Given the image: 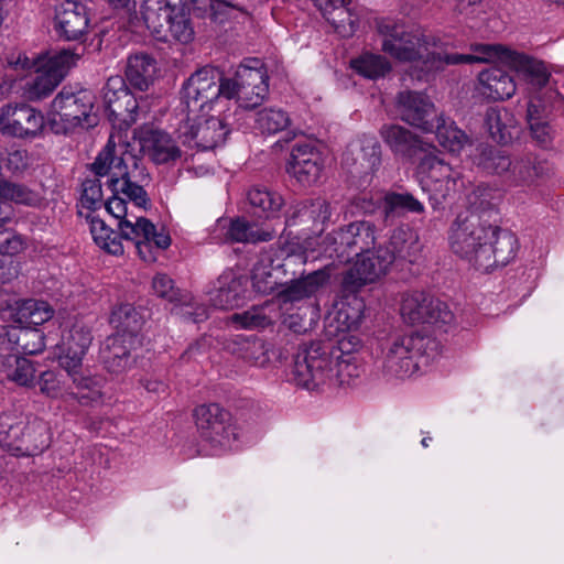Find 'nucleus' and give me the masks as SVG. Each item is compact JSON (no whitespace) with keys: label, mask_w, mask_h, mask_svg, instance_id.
Here are the masks:
<instances>
[{"label":"nucleus","mask_w":564,"mask_h":564,"mask_svg":"<svg viewBox=\"0 0 564 564\" xmlns=\"http://www.w3.org/2000/svg\"><path fill=\"white\" fill-rule=\"evenodd\" d=\"M91 171L97 176L109 177L107 187L111 196L106 202V209L119 220L121 237L133 241L144 262H154L156 250L167 249L171 237L164 228L156 229L149 219L140 215L145 208L148 197L143 187L137 184L142 175L137 160L127 153L124 147L117 148L112 139L95 159Z\"/></svg>","instance_id":"1"},{"label":"nucleus","mask_w":564,"mask_h":564,"mask_svg":"<svg viewBox=\"0 0 564 564\" xmlns=\"http://www.w3.org/2000/svg\"><path fill=\"white\" fill-rule=\"evenodd\" d=\"M389 248H378L373 251L357 253V258L343 278V291L356 293L362 286L375 283L383 276L395 258L408 259L410 262L416 259L421 250L415 232L405 229H397L390 239Z\"/></svg>","instance_id":"2"},{"label":"nucleus","mask_w":564,"mask_h":564,"mask_svg":"<svg viewBox=\"0 0 564 564\" xmlns=\"http://www.w3.org/2000/svg\"><path fill=\"white\" fill-rule=\"evenodd\" d=\"M382 35V51L400 62H421L426 73L444 67V55L437 50V40L419 29H406L388 19L377 22Z\"/></svg>","instance_id":"3"},{"label":"nucleus","mask_w":564,"mask_h":564,"mask_svg":"<svg viewBox=\"0 0 564 564\" xmlns=\"http://www.w3.org/2000/svg\"><path fill=\"white\" fill-rule=\"evenodd\" d=\"M438 356L435 339L419 334L390 340L382 352V371L391 379L411 378L427 368Z\"/></svg>","instance_id":"4"},{"label":"nucleus","mask_w":564,"mask_h":564,"mask_svg":"<svg viewBox=\"0 0 564 564\" xmlns=\"http://www.w3.org/2000/svg\"><path fill=\"white\" fill-rule=\"evenodd\" d=\"M79 55L69 50L48 51L41 53L32 59L19 57L17 66L33 70L34 75L23 86V95L31 101L46 98L61 84Z\"/></svg>","instance_id":"5"},{"label":"nucleus","mask_w":564,"mask_h":564,"mask_svg":"<svg viewBox=\"0 0 564 564\" xmlns=\"http://www.w3.org/2000/svg\"><path fill=\"white\" fill-rule=\"evenodd\" d=\"M495 234L496 227L482 224L476 215L458 216L451 227L448 242L456 256L479 269L488 270Z\"/></svg>","instance_id":"6"},{"label":"nucleus","mask_w":564,"mask_h":564,"mask_svg":"<svg viewBox=\"0 0 564 564\" xmlns=\"http://www.w3.org/2000/svg\"><path fill=\"white\" fill-rule=\"evenodd\" d=\"M95 95L88 89L74 90L64 87L52 100L46 122L54 133H67L75 128L97 124Z\"/></svg>","instance_id":"7"},{"label":"nucleus","mask_w":564,"mask_h":564,"mask_svg":"<svg viewBox=\"0 0 564 564\" xmlns=\"http://www.w3.org/2000/svg\"><path fill=\"white\" fill-rule=\"evenodd\" d=\"M338 340L313 341L299 349L292 369L293 380L307 390L328 386Z\"/></svg>","instance_id":"8"},{"label":"nucleus","mask_w":564,"mask_h":564,"mask_svg":"<svg viewBox=\"0 0 564 564\" xmlns=\"http://www.w3.org/2000/svg\"><path fill=\"white\" fill-rule=\"evenodd\" d=\"M225 78L220 79L218 72L204 67L194 73L183 86L182 100L187 115L228 109L225 96Z\"/></svg>","instance_id":"9"},{"label":"nucleus","mask_w":564,"mask_h":564,"mask_svg":"<svg viewBox=\"0 0 564 564\" xmlns=\"http://www.w3.org/2000/svg\"><path fill=\"white\" fill-rule=\"evenodd\" d=\"M228 109L254 108L262 104L269 91L268 74L259 59L238 66L234 78H225Z\"/></svg>","instance_id":"10"},{"label":"nucleus","mask_w":564,"mask_h":564,"mask_svg":"<svg viewBox=\"0 0 564 564\" xmlns=\"http://www.w3.org/2000/svg\"><path fill=\"white\" fill-rule=\"evenodd\" d=\"M229 109L208 115L199 112L188 116L187 122L181 128L183 144L200 150H213L223 145L230 132Z\"/></svg>","instance_id":"11"},{"label":"nucleus","mask_w":564,"mask_h":564,"mask_svg":"<svg viewBox=\"0 0 564 564\" xmlns=\"http://www.w3.org/2000/svg\"><path fill=\"white\" fill-rule=\"evenodd\" d=\"M104 102L110 121L119 129L129 128L148 112L147 99H138L120 76L110 77L104 87Z\"/></svg>","instance_id":"12"},{"label":"nucleus","mask_w":564,"mask_h":564,"mask_svg":"<svg viewBox=\"0 0 564 564\" xmlns=\"http://www.w3.org/2000/svg\"><path fill=\"white\" fill-rule=\"evenodd\" d=\"M460 174L436 152L424 155L417 165V178L424 192L435 200L446 198L457 188Z\"/></svg>","instance_id":"13"},{"label":"nucleus","mask_w":564,"mask_h":564,"mask_svg":"<svg viewBox=\"0 0 564 564\" xmlns=\"http://www.w3.org/2000/svg\"><path fill=\"white\" fill-rule=\"evenodd\" d=\"M401 315L410 324L448 325L454 315L447 304L422 291L403 294Z\"/></svg>","instance_id":"14"},{"label":"nucleus","mask_w":564,"mask_h":564,"mask_svg":"<svg viewBox=\"0 0 564 564\" xmlns=\"http://www.w3.org/2000/svg\"><path fill=\"white\" fill-rule=\"evenodd\" d=\"M46 118L26 104H9L0 108V132L19 139H33L41 134Z\"/></svg>","instance_id":"15"},{"label":"nucleus","mask_w":564,"mask_h":564,"mask_svg":"<svg viewBox=\"0 0 564 564\" xmlns=\"http://www.w3.org/2000/svg\"><path fill=\"white\" fill-rule=\"evenodd\" d=\"M364 310L365 303L356 293H349L338 300L333 311L326 316V335L336 338V340L348 334L358 335L356 330L361 324Z\"/></svg>","instance_id":"16"},{"label":"nucleus","mask_w":564,"mask_h":564,"mask_svg":"<svg viewBox=\"0 0 564 564\" xmlns=\"http://www.w3.org/2000/svg\"><path fill=\"white\" fill-rule=\"evenodd\" d=\"M143 154L154 164H175L183 152L176 140L167 132L149 126L134 131Z\"/></svg>","instance_id":"17"},{"label":"nucleus","mask_w":564,"mask_h":564,"mask_svg":"<svg viewBox=\"0 0 564 564\" xmlns=\"http://www.w3.org/2000/svg\"><path fill=\"white\" fill-rule=\"evenodd\" d=\"M90 13L78 1L64 0L55 9L54 30L65 41L82 40L90 30Z\"/></svg>","instance_id":"18"},{"label":"nucleus","mask_w":564,"mask_h":564,"mask_svg":"<svg viewBox=\"0 0 564 564\" xmlns=\"http://www.w3.org/2000/svg\"><path fill=\"white\" fill-rule=\"evenodd\" d=\"M153 293L174 304L172 312L181 317L200 322L207 317L206 308L196 303L194 296L189 293H182L174 286L173 280L164 274L158 273L152 279Z\"/></svg>","instance_id":"19"},{"label":"nucleus","mask_w":564,"mask_h":564,"mask_svg":"<svg viewBox=\"0 0 564 564\" xmlns=\"http://www.w3.org/2000/svg\"><path fill=\"white\" fill-rule=\"evenodd\" d=\"M398 109L403 121L423 132H433L436 119L441 116L424 94L414 91L399 94Z\"/></svg>","instance_id":"20"},{"label":"nucleus","mask_w":564,"mask_h":564,"mask_svg":"<svg viewBox=\"0 0 564 564\" xmlns=\"http://www.w3.org/2000/svg\"><path fill=\"white\" fill-rule=\"evenodd\" d=\"M361 347L359 335H345L338 340V352L334 358V369L328 386L349 387L360 376V367L355 352Z\"/></svg>","instance_id":"21"},{"label":"nucleus","mask_w":564,"mask_h":564,"mask_svg":"<svg viewBox=\"0 0 564 564\" xmlns=\"http://www.w3.org/2000/svg\"><path fill=\"white\" fill-rule=\"evenodd\" d=\"M289 173L303 186L315 184L323 172V159L308 143H297L291 153Z\"/></svg>","instance_id":"22"},{"label":"nucleus","mask_w":564,"mask_h":564,"mask_svg":"<svg viewBox=\"0 0 564 564\" xmlns=\"http://www.w3.org/2000/svg\"><path fill=\"white\" fill-rule=\"evenodd\" d=\"M214 239L219 242H258L269 241L274 237V231L262 229L248 223L245 219L237 218L232 220L218 219L215 226Z\"/></svg>","instance_id":"23"},{"label":"nucleus","mask_w":564,"mask_h":564,"mask_svg":"<svg viewBox=\"0 0 564 564\" xmlns=\"http://www.w3.org/2000/svg\"><path fill=\"white\" fill-rule=\"evenodd\" d=\"M321 10L335 31L344 36H351L358 29L359 15L350 7L351 0H312Z\"/></svg>","instance_id":"24"},{"label":"nucleus","mask_w":564,"mask_h":564,"mask_svg":"<svg viewBox=\"0 0 564 564\" xmlns=\"http://www.w3.org/2000/svg\"><path fill=\"white\" fill-rule=\"evenodd\" d=\"M139 346L140 344L130 346L129 335L116 333L104 341L100 348L101 359L109 371L120 373L131 367V352Z\"/></svg>","instance_id":"25"},{"label":"nucleus","mask_w":564,"mask_h":564,"mask_svg":"<svg viewBox=\"0 0 564 564\" xmlns=\"http://www.w3.org/2000/svg\"><path fill=\"white\" fill-rule=\"evenodd\" d=\"M91 335L83 326H74L63 337L59 346L58 364L64 369L82 368L83 358L90 346Z\"/></svg>","instance_id":"26"},{"label":"nucleus","mask_w":564,"mask_h":564,"mask_svg":"<svg viewBox=\"0 0 564 564\" xmlns=\"http://www.w3.org/2000/svg\"><path fill=\"white\" fill-rule=\"evenodd\" d=\"M511 48L502 44L474 43L468 54H444V66L454 64L499 63L507 66Z\"/></svg>","instance_id":"27"},{"label":"nucleus","mask_w":564,"mask_h":564,"mask_svg":"<svg viewBox=\"0 0 564 564\" xmlns=\"http://www.w3.org/2000/svg\"><path fill=\"white\" fill-rule=\"evenodd\" d=\"M72 380L73 389L69 392L70 400L80 405H97L102 402V379L82 371V368L65 370Z\"/></svg>","instance_id":"28"},{"label":"nucleus","mask_w":564,"mask_h":564,"mask_svg":"<svg viewBox=\"0 0 564 564\" xmlns=\"http://www.w3.org/2000/svg\"><path fill=\"white\" fill-rule=\"evenodd\" d=\"M329 274L324 270L311 272L300 279L293 280L281 292H279L278 305L300 302L314 295L328 281Z\"/></svg>","instance_id":"29"},{"label":"nucleus","mask_w":564,"mask_h":564,"mask_svg":"<svg viewBox=\"0 0 564 564\" xmlns=\"http://www.w3.org/2000/svg\"><path fill=\"white\" fill-rule=\"evenodd\" d=\"M478 82L481 94L495 100L509 99L517 90L514 78L498 67L480 72Z\"/></svg>","instance_id":"30"},{"label":"nucleus","mask_w":564,"mask_h":564,"mask_svg":"<svg viewBox=\"0 0 564 564\" xmlns=\"http://www.w3.org/2000/svg\"><path fill=\"white\" fill-rule=\"evenodd\" d=\"M485 124L490 137L502 144L509 143L519 132L513 113L503 107H491L486 112Z\"/></svg>","instance_id":"31"},{"label":"nucleus","mask_w":564,"mask_h":564,"mask_svg":"<svg viewBox=\"0 0 564 564\" xmlns=\"http://www.w3.org/2000/svg\"><path fill=\"white\" fill-rule=\"evenodd\" d=\"M507 66L536 87L545 86L550 78V72L542 61L514 50L509 54Z\"/></svg>","instance_id":"32"},{"label":"nucleus","mask_w":564,"mask_h":564,"mask_svg":"<svg viewBox=\"0 0 564 564\" xmlns=\"http://www.w3.org/2000/svg\"><path fill=\"white\" fill-rule=\"evenodd\" d=\"M507 66L536 87L545 86L550 78V72L542 61L514 50L509 54Z\"/></svg>","instance_id":"33"},{"label":"nucleus","mask_w":564,"mask_h":564,"mask_svg":"<svg viewBox=\"0 0 564 564\" xmlns=\"http://www.w3.org/2000/svg\"><path fill=\"white\" fill-rule=\"evenodd\" d=\"M158 74L156 62L148 54H134L128 58L126 77L130 85L141 91L148 90Z\"/></svg>","instance_id":"34"},{"label":"nucleus","mask_w":564,"mask_h":564,"mask_svg":"<svg viewBox=\"0 0 564 564\" xmlns=\"http://www.w3.org/2000/svg\"><path fill=\"white\" fill-rule=\"evenodd\" d=\"M292 262L293 258L288 257L284 263L274 265L269 254L262 256L252 270V285L254 290L262 294L273 292L281 283L280 270L283 267H289Z\"/></svg>","instance_id":"35"},{"label":"nucleus","mask_w":564,"mask_h":564,"mask_svg":"<svg viewBox=\"0 0 564 564\" xmlns=\"http://www.w3.org/2000/svg\"><path fill=\"white\" fill-rule=\"evenodd\" d=\"M110 324L117 333L129 335V344H141L138 332L142 325L140 312L130 303H119L111 311Z\"/></svg>","instance_id":"36"},{"label":"nucleus","mask_w":564,"mask_h":564,"mask_svg":"<svg viewBox=\"0 0 564 564\" xmlns=\"http://www.w3.org/2000/svg\"><path fill=\"white\" fill-rule=\"evenodd\" d=\"M164 34H155L159 41H175L181 44H188L194 40L195 31L185 8L176 7L169 21L161 28Z\"/></svg>","instance_id":"37"},{"label":"nucleus","mask_w":564,"mask_h":564,"mask_svg":"<svg viewBox=\"0 0 564 564\" xmlns=\"http://www.w3.org/2000/svg\"><path fill=\"white\" fill-rule=\"evenodd\" d=\"M380 135L395 154L402 156H412L417 149L422 148V142L417 137L398 124L383 126Z\"/></svg>","instance_id":"38"},{"label":"nucleus","mask_w":564,"mask_h":564,"mask_svg":"<svg viewBox=\"0 0 564 564\" xmlns=\"http://www.w3.org/2000/svg\"><path fill=\"white\" fill-rule=\"evenodd\" d=\"M210 426L209 436H200L202 441L210 447V455H219L236 448L238 433L232 419H218Z\"/></svg>","instance_id":"39"},{"label":"nucleus","mask_w":564,"mask_h":564,"mask_svg":"<svg viewBox=\"0 0 564 564\" xmlns=\"http://www.w3.org/2000/svg\"><path fill=\"white\" fill-rule=\"evenodd\" d=\"M278 303L265 302L262 305L252 306L251 308L235 313L231 315L230 321L238 327L243 329H260L269 326L279 312L276 310Z\"/></svg>","instance_id":"40"},{"label":"nucleus","mask_w":564,"mask_h":564,"mask_svg":"<svg viewBox=\"0 0 564 564\" xmlns=\"http://www.w3.org/2000/svg\"><path fill=\"white\" fill-rule=\"evenodd\" d=\"M433 132L438 144L452 154H459L470 143L469 137L453 120L445 118L443 115L436 119Z\"/></svg>","instance_id":"41"},{"label":"nucleus","mask_w":564,"mask_h":564,"mask_svg":"<svg viewBox=\"0 0 564 564\" xmlns=\"http://www.w3.org/2000/svg\"><path fill=\"white\" fill-rule=\"evenodd\" d=\"M40 202L39 196L26 187L0 181V226L10 218L9 203L35 205Z\"/></svg>","instance_id":"42"},{"label":"nucleus","mask_w":564,"mask_h":564,"mask_svg":"<svg viewBox=\"0 0 564 564\" xmlns=\"http://www.w3.org/2000/svg\"><path fill=\"white\" fill-rule=\"evenodd\" d=\"M219 286L213 295V304L221 310L238 307L243 300L245 285L242 279L232 274L221 275L218 280Z\"/></svg>","instance_id":"43"},{"label":"nucleus","mask_w":564,"mask_h":564,"mask_svg":"<svg viewBox=\"0 0 564 564\" xmlns=\"http://www.w3.org/2000/svg\"><path fill=\"white\" fill-rule=\"evenodd\" d=\"M176 7L172 6L170 0H143L140 14L153 36L164 34L161 28L169 21Z\"/></svg>","instance_id":"44"},{"label":"nucleus","mask_w":564,"mask_h":564,"mask_svg":"<svg viewBox=\"0 0 564 564\" xmlns=\"http://www.w3.org/2000/svg\"><path fill=\"white\" fill-rule=\"evenodd\" d=\"M338 237L340 245H346L349 249H355L356 254L370 251L369 248L375 243L373 228L367 221L349 224Z\"/></svg>","instance_id":"45"},{"label":"nucleus","mask_w":564,"mask_h":564,"mask_svg":"<svg viewBox=\"0 0 564 564\" xmlns=\"http://www.w3.org/2000/svg\"><path fill=\"white\" fill-rule=\"evenodd\" d=\"M24 249L21 237L11 232L0 231V281L7 282L13 279L18 271L11 258Z\"/></svg>","instance_id":"46"},{"label":"nucleus","mask_w":564,"mask_h":564,"mask_svg":"<svg viewBox=\"0 0 564 564\" xmlns=\"http://www.w3.org/2000/svg\"><path fill=\"white\" fill-rule=\"evenodd\" d=\"M478 154L474 156V163L484 169L487 173L503 175L507 178L511 167V160L505 151L489 145H481L477 149Z\"/></svg>","instance_id":"47"},{"label":"nucleus","mask_w":564,"mask_h":564,"mask_svg":"<svg viewBox=\"0 0 564 564\" xmlns=\"http://www.w3.org/2000/svg\"><path fill=\"white\" fill-rule=\"evenodd\" d=\"M518 247V239L513 234L496 227V234L491 239L490 268L508 264L516 257Z\"/></svg>","instance_id":"48"},{"label":"nucleus","mask_w":564,"mask_h":564,"mask_svg":"<svg viewBox=\"0 0 564 564\" xmlns=\"http://www.w3.org/2000/svg\"><path fill=\"white\" fill-rule=\"evenodd\" d=\"M291 123L289 113L279 107H268L254 115V128L262 134H275Z\"/></svg>","instance_id":"49"},{"label":"nucleus","mask_w":564,"mask_h":564,"mask_svg":"<svg viewBox=\"0 0 564 564\" xmlns=\"http://www.w3.org/2000/svg\"><path fill=\"white\" fill-rule=\"evenodd\" d=\"M53 313V308L44 301L25 300L18 303L15 323L42 325L52 318Z\"/></svg>","instance_id":"50"},{"label":"nucleus","mask_w":564,"mask_h":564,"mask_svg":"<svg viewBox=\"0 0 564 564\" xmlns=\"http://www.w3.org/2000/svg\"><path fill=\"white\" fill-rule=\"evenodd\" d=\"M90 234L95 243L106 252L119 256L123 253V246L118 235L98 217L89 218Z\"/></svg>","instance_id":"51"},{"label":"nucleus","mask_w":564,"mask_h":564,"mask_svg":"<svg viewBox=\"0 0 564 564\" xmlns=\"http://www.w3.org/2000/svg\"><path fill=\"white\" fill-rule=\"evenodd\" d=\"M235 354L256 367H265L270 361L269 346L260 338H242L237 343Z\"/></svg>","instance_id":"52"},{"label":"nucleus","mask_w":564,"mask_h":564,"mask_svg":"<svg viewBox=\"0 0 564 564\" xmlns=\"http://www.w3.org/2000/svg\"><path fill=\"white\" fill-rule=\"evenodd\" d=\"M248 200L252 207L263 213L265 218L274 217L284 203L280 194L261 186H254L248 192Z\"/></svg>","instance_id":"53"},{"label":"nucleus","mask_w":564,"mask_h":564,"mask_svg":"<svg viewBox=\"0 0 564 564\" xmlns=\"http://www.w3.org/2000/svg\"><path fill=\"white\" fill-rule=\"evenodd\" d=\"M37 384L40 392L50 399H59L65 402L70 400L69 392H72V389L68 387L63 375L57 371H43L39 376Z\"/></svg>","instance_id":"54"},{"label":"nucleus","mask_w":564,"mask_h":564,"mask_svg":"<svg viewBox=\"0 0 564 564\" xmlns=\"http://www.w3.org/2000/svg\"><path fill=\"white\" fill-rule=\"evenodd\" d=\"M351 67L361 76L369 79L383 77L391 70V64L386 57L366 53L351 62Z\"/></svg>","instance_id":"55"},{"label":"nucleus","mask_w":564,"mask_h":564,"mask_svg":"<svg viewBox=\"0 0 564 564\" xmlns=\"http://www.w3.org/2000/svg\"><path fill=\"white\" fill-rule=\"evenodd\" d=\"M191 4L193 11L198 15H208L220 23L235 11L231 0H191Z\"/></svg>","instance_id":"56"},{"label":"nucleus","mask_w":564,"mask_h":564,"mask_svg":"<svg viewBox=\"0 0 564 564\" xmlns=\"http://www.w3.org/2000/svg\"><path fill=\"white\" fill-rule=\"evenodd\" d=\"M540 175L538 166L531 156L511 161V167L506 181L514 185H529Z\"/></svg>","instance_id":"57"},{"label":"nucleus","mask_w":564,"mask_h":564,"mask_svg":"<svg viewBox=\"0 0 564 564\" xmlns=\"http://www.w3.org/2000/svg\"><path fill=\"white\" fill-rule=\"evenodd\" d=\"M230 419V413L218 404H203L195 410V422L200 436L210 435V426L218 419Z\"/></svg>","instance_id":"58"},{"label":"nucleus","mask_w":564,"mask_h":564,"mask_svg":"<svg viewBox=\"0 0 564 564\" xmlns=\"http://www.w3.org/2000/svg\"><path fill=\"white\" fill-rule=\"evenodd\" d=\"M13 362L9 361L7 378L19 386H33L35 379V367L31 360L24 357L13 356Z\"/></svg>","instance_id":"59"},{"label":"nucleus","mask_w":564,"mask_h":564,"mask_svg":"<svg viewBox=\"0 0 564 564\" xmlns=\"http://www.w3.org/2000/svg\"><path fill=\"white\" fill-rule=\"evenodd\" d=\"M350 152H358L356 161L364 172L372 170L379 163L380 147L372 137L365 138L360 144H351Z\"/></svg>","instance_id":"60"},{"label":"nucleus","mask_w":564,"mask_h":564,"mask_svg":"<svg viewBox=\"0 0 564 564\" xmlns=\"http://www.w3.org/2000/svg\"><path fill=\"white\" fill-rule=\"evenodd\" d=\"M384 208L387 214L394 212L422 213L424 206L411 194H389L384 196Z\"/></svg>","instance_id":"61"},{"label":"nucleus","mask_w":564,"mask_h":564,"mask_svg":"<svg viewBox=\"0 0 564 564\" xmlns=\"http://www.w3.org/2000/svg\"><path fill=\"white\" fill-rule=\"evenodd\" d=\"M538 112V108L533 102H530L528 106V122L530 126L532 138L542 147H545L550 143L552 139L551 129L547 123L540 121L535 113Z\"/></svg>","instance_id":"62"},{"label":"nucleus","mask_w":564,"mask_h":564,"mask_svg":"<svg viewBox=\"0 0 564 564\" xmlns=\"http://www.w3.org/2000/svg\"><path fill=\"white\" fill-rule=\"evenodd\" d=\"M102 188L101 183L97 178L86 180L83 183L80 204L87 209H95L101 204Z\"/></svg>","instance_id":"63"},{"label":"nucleus","mask_w":564,"mask_h":564,"mask_svg":"<svg viewBox=\"0 0 564 564\" xmlns=\"http://www.w3.org/2000/svg\"><path fill=\"white\" fill-rule=\"evenodd\" d=\"M19 341H23L22 348L24 352L29 355L39 354L45 347L44 336L39 329L21 330Z\"/></svg>","instance_id":"64"}]
</instances>
